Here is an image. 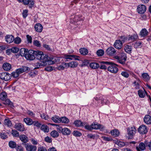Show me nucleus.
I'll return each mask as SVG.
<instances>
[{"instance_id": "f257e3e1", "label": "nucleus", "mask_w": 151, "mask_h": 151, "mask_svg": "<svg viewBox=\"0 0 151 151\" xmlns=\"http://www.w3.org/2000/svg\"><path fill=\"white\" fill-rule=\"evenodd\" d=\"M34 55L35 58L40 60L43 62H47L48 64H52L55 63H59L60 62V58L45 55L42 51H35Z\"/></svg>"}, {"instance_id": "f03ea898", "label": "nucleus", "mask_w": 151, "mask_h": 151, "mask_svg": "<svg viewBox=\"0 0 151 151\" xmlns=\"http://www.w3.org/2000/svg\"><path fill=\"white\" fill-rule=\"evenodd\" d=\"M127 56L125 53L124 52L121 53L119 56H115V58L117 60L118 62L122 64H124L126 60Z\"/></svg>"}, {"instance_id": "7ed1b4c3", "label": "nucleus", "mask_w": 151, "mask_h": 151, "mask_svg": "<svg viewBox=\"0 0 151 151\" xmlns=\"http://www.w3.org/2000/svg\"><path fill=\"white\" fill-rule=\"evenodd\" d=\"M128 139H132L136 133V129L134 127H129L127 128Z\"/></svg>"}, {"instance_id": "20e7f679", "label": "nucleus", "mask_w": 151, "mask_h": 151, "mask_svg": "<svg viewBox=\"0 0 151 151\" xmlns=\"http://www.w3.org/2000/svg\"><path fill=\"white\" fill-rule=\"evenodd\" d=\"M83 20V19L81 18L80 16L76 15L71 16V22L76 25L80 24V21Z\"/></svg>"}, {"instance_id": "39448f33", "label": "nucleus", "mask_w": 151, "mask_h": 151, "mask_svg": "<svg viewBox=\"0 0 151 151\" xmlns=\"http://www.w3.org/2000/svg\"><path fill=\"white\" fill-rule=\"evenodd\" d=\"M110 65L108 68V70L110 72L115 73L118 71V68L116 66L117 65L111 62Z\"/></svg>"}, {"instance_id": "423d86ee", "label": "nucleus", "mask_w": 151, "mask_h": 151, "mask_svg": "<svg viewBox=\"0 0 151 151\" xmlns=\"http://www.w3.org/2000/svg\"><path fill=\"white\" fill-rule=\"evenodd\" d=\"M35 51L33 50H29L28 51L27 54L25 56V58L27 60H33L35 59L34 53Z\"/></svg>"}, {"instance_id": "0eeeda50", "label": "nucleus", "mask_w": 151, "mask_h": 151, "mask_svg": "<svg viewBox=\"0 0 151 151\" xmlns=\"http://www.w3.org/2000/svg\"><path fill=\"white\" fill-rule=\"evenodd\" d=\"M11 75L6 73H2L0 74V79L2 80L7 81L11 79Z\"/></svg>"}, {"instance_id": "6e6552de", "label": "nucleus", "mask_w": 151, "mask_h": 151, "mask_svg": "<svg viewBox=\"0 0 151 151\" xmlns=\"http://www.w3.org/2000/svg\"><path fill=\"white\" fill-rule=\"evenodd\" d=\"M26 150L28 151H35L37 150L36 146L30 145L28 143L25 144Z\"/></svg>"}, {"instance_id": "1a4fd4ad", "label": "nucleus", "mask_w": 151, "mask_h": 151, "mask_svg": "<svg viewBox=\"0 0 151 151\" xmlns=\"http://www.w3.org/2000/svg\"><path fill=\"white\" fill-rule=\"evenodd\" d=\"M138 130L141 134H145L147 132V129L146 127L144 125H141L139 128Z\"/></svg>"}, {"instance_id": "9d476101", "label": "nucleus", "mask_w": 151, "mask_h": 151, "mask_svg": "<svg viewBox=\"0 0 151 151\" xmlns=\"http://www.w3.org/2000/svg\"><path fill=\"white\" fill-rule=\"evenodd\" d=\"M106 52L108 55L112 56L115 54L116 51L113 47H110L107 49Z\"/></svg>"}, {"instance_id": "9b49d317", "label": "nucleus", "mask_w": 151, "mask_h": 151, "mask_svg": "<svg viewBox=\"0 0 151 151\" xmlns=\"http://www.w3.org/2000/svg\"><path fill=\"white\" fill-rule=\"evenodd\" d=\"M146 8L145 5H139L138 6L137 8V11L139 13L143 14L146 11Z\"/></svg>"}, {"instance_id": "f8f14e48", "label": "nucleus", "mask_w": 151, "mask_h": 151, "mask_svg": "<svg viewBox=\"0 0 151 151\" xmlns=\"http://www.w3.org/2000/svg\"><path fill=\"white\" fill-rule=\"evenodd\" d=\"M122 45V42L120 40H116L114 45V46L115 47L118 49H121Z\"/></svg>"}, {"instance_id": "ddd939ff", "label": "nucleus", "mask_w": 151, "mask_h": 151, "mask_svg": "<svg viewBox=\"0 0 151 151\" xmlns=\"http://www.w3.org/2000/svg\"><path fill=\"white\" fill-rule=\"evenodd\" d=\"M29 69H30L28 67L25 66L22 67L19 69H17L16 70L19 75L20 74L26 72V71L28 70H29Z\"/></svg>"}, {"instance_id": "4468645a", "label": "nucleus", "mask_w": 151, "mask_h": 151, "mask_svg": "<svg viewBox=\"0 0 151 151\" xmlns=\"http://www.w3.org/2000/svg\"><path fill=\"white\" fill-rule=\"evenodd\" d=\"M147 142H145V144L143 142H141L139 143L138 147H136V149L137 151H141V150H144L145 148V147L147 146L145 143Z\"/></svg>"}, {"instance_id": "2eb2a0df", "label": "nucleus", "mask_w": 151, "mask_h": 151, "mask_svg": "<svg viewBox=\"0 0 151 151\" xmlns=\"http://www.w3.org/2000/svg\"><path fill=\"white\" fill-rule=\"evenodd\" d=\"M14 37L12 35H8L5 37L6 42L8 43L12 42L14 40Z\"/></svg>"}, {"instance_id": "dca6fc26", "label": "nucleus", "mask_w": 151, "mask_h": 151, "mask_svg": "<svg viewBox=\"0 0 151 151\" xmlns=\"http://www.w3.org/2000/svg\"><path fill=\"white\" fill-rule=\"evenodd\" d=\"M100 65H99L100 68L102 69H106L107 66L105 65H109L111 64V62L108 61L101 62H100Z\"/></svg>"}, {"instance_id": "f3484780", "label": "nucleus", "mask_w": 151, "mask_h": 151, "mask_svg": "<svg viewBox=\"0 0 151 151\" xmlns=\"http://www.w3.org/2000/svg\"><path fill=\"white\" fill-rule=\"evenodd\" d=\"M35 29L36 31L38 32H41L43 29L42 25L40 23H37L35 25Z\"/></svg>"}, {"instance_id": "a211bd4d", "label": "nucleus", "mask_w": 151, "mask_h": 151, "mask_svg": "<svg viewBox=\"0 0 151 151\" xmlns=\"http://www.w3.org/2000/svg\"><path fill=\"white\" fill-rule=\"evenodd\" d=\"M14 128L20 131H23L24 130V126L21 123H17L14 126Z\"/></svg>"}, {"instance_id": "6ab92c4d", "label": "nucleus", "mask_w": 151, "mask_h": 151, "mask_svg": "<svg viewBox=\"0 0 151 151\" xmlns=\"http://www.w3.org/2000/svg\"><path fill=\"white\" fill-rule=\"evenodd\" d=\"M144 120L145 123L148 124H151V116L147 115H146L144 119Z\"/></svg>"}, {"instance_id": "aec40b11", "label": "nucleus", "mask_w": 151, "mask_h": 151, "mask_svg": "<svg viewBox=\"0 0 151 151\" xmlns=\"http://www.w3.org/2000/svg\"><path fill=\"white\" fill-rule=\"evenodd\" d=\"M28 51L27 49H25L24 48H22L20 50L19 53L21 56L22 57H25L26 55L27 54V52Z\"/></svg>"}, {"instance_id": "412c9836", "label": "nucleus", "mask_w": 151, "mask_h": 151, "mask_svg": "<svg viewBox=\"0 0 151 151\" xmlns=\"http://www.w3.org/2000/svg\"><path fill=\"white\" fill-rule=\"evenodd\" d=\"M3 69L5 70H9L11 68V65L9 63H5L3 65Z\"/></svg>"}, {"instance_id": "4be33fe9", "label": "nucleus", "mask_w": 151, "mask_h": 151, "mask_svg": "<svg viewBox=\"0 0 151 151\" xmlns=\"http://www.w3.org/2000/svg\"><path fill=\"white\" fill-rule=\"evenodd\" d=\"M20 139L24 143H26L28 141L27 137L25 135L22 134L19 136Z\"/></svg>"}, {"instance_id": "5701e85b", "label": "nucleus", "mask_w": 151, "mask_h": 151, "mask_svg": "<svg viewBox=\"0 0 151 151\" xmlns=\"http://www.w3.org/2000/svg\"><path fill=\"white\" fill-rule=\"evenodd\" d=\"M138 38V36L136 33H135L132 35H129L128 37V40H131L132 42H133Z\"/></svg>"}, {"instance_id": "b1692460", "label": "nucleus", "mask_w": 151, "mask_h": 151, "mask_svg": "<svg viewBox=\"0 0 151 151\" xmlns=\"http://www.w3.org/2000/svg\"><path fill=\"white\" fill-rule=\"evenodd\" d=\"M90 67L92 69H97L99 67V65L97 63L92 62L90 63L89 65Z\"/></svg>"}, {"instance_id": "393cba45", "label": "nucleus", "mask_w": 151, "mask_h": 151, "mask_svg": "<svg viewBox=\"0 0 151 151\" xmlns=\"http://www.w3.org/2000/svg\"><path fill=\"white\" fill-rule=\"evenodd\" d=\"M47 64V62L36 63L35 64V69L38 68L41 66H45Z\"/></svg>"}, {"instance_id": "a878e982", "label": "nucleus", "mask_w": 151, "mask_h": 151, "mask_svg": "<svg viewBox=\"0 0 151 151\" xmlns=\"http://www.w3.org/2000/svg\"><path fill=\"white\" fill-rule=\"evenodd\" d=\"M146 93V92L142 90H139L138 91V94L139 96L142 98H143L145 96Z\"/></svg>"}, {"instance_id": "bb28decb", "label": "nucleus", "mask_w": 151, "mask_h": 151, "mask_svg": "<svg viewBox=\"0 0 151 151\" xmlns=\"http://www.w3.org/2000/svg\"><path fill=\"white\" fill-rule=\"evenodd\" d=\"M41 129L45 132H47L49 131V129L47 126L43 124L41 126Z\"/></svg>"}, {"instance_id": "cd10ccee", "label": "nucleus", "mask_w": 151, "mask_h": 151, "mask_svg": "<svg viewBox=\"0 0 151 151\" xmlns=\"http://www.w3.org/2000/svg\"><path fill=\"white\" fill-rule=\"evenodd\" d=\"M68 65V67H70L71 68H75L78 65V63L76 62L72 61L66 64Z\"/></svg>"}, {"instance_id": "c85d7f7f", "label": "nucleus", "mask_w": 151, "mask_h": 151, "mask_svg": "<svg viewBox=\"0 0 151 151\" xmlns=\"http://www.w3.org/2000/svg\"><path fill=\"white\" fill-rule=\"evenodd\" d=\"M24 121L28 125H32L33 123L32 120L28 118H25L24 119Z\"/></svg>"}, {"instance_id": "c756f323", "label": "nucleus", "mask_w": 151, "mask_h": 151, "mask_svg": "<svg viewBox=\"0 0 151 151\" xmlns=\"http://www.w3.org/2000/svg\"><path fill=\"white\" fill-rule=\"evenodd\" d=\"M111 133L112 135L114 137L118 136L119 134V130L116 129L112 130L111 131Z\"/></svg>"}, {"instance_id": "7c9ffc66", "label": "nucleus", "mask_w": 151, "mask_h": 151, "mask_svg": "<svg viewBox=\"0 0 151 151\" xmlns=\"http://www.w3.org/2000/svg\"><path fill=\"white\" fill-rule=\"evenodd\" d=\"M124 50L126 52L130 53L131 52L132 50V47L130 45H127L125 47Z\"/></svg>"}, {"instance_id": "2f4dec72", "label": "nucleus", "mask_w": 151, "mask_h": 151, "mask_svg": "<svg viewBox=\"0 0 151 151\" xmlns=\"http://www.w3.org/2000/svg\"><path fill=\"white\" fill-rule=\"evenodd\" d=\"M70 132L71 131L69 129L67 128H63L62 133L64 135H68L70 133Z\"/></svg>"}, {"instance_id": "473e14b6", "label": "nucleus", "mask_w": 151, "mask_h": 151, "mask_svg": "<svg viewBox=\"0 0 151 151\" xmlns=\"http://www.w3.org/2000/svg\"><path fill=\"white\" fill-rule=\"evenodd\" d=\"M62 122L64 123H68L69 122V119L65 117L60 118V123Z\"/></svg>"}, {"instance_id": "72a5a7b5", "label": "nucleus", "mask_w": 151, "mask_h": 151, "mask_svg": "<svg viewBox=\"0 0 151 151\" xmlns=\"http://www.w3.org/2000/svg\"><path fill=\"white\" fill-rule=\"evenodd\" d=\"M6 93L4 92H1L0 94V99L2 100H4L7 98Z\"/></svg>"}, {"instance_id": "f704fd0d", "label": "nucleus", "mask_w": 151, "mask_h": 151, "mask_svg": "<svg viewBox=\"0 0 151 151\" xmlns=\"http://www.w3.org/2000/svg\"><path fill=\"white\" fill-rule=\"evenodd\" d=\"M80 52L81 54L83 55H86L88 53V51L87 49L82 48L80 49Z\"/></svg>"}, {"instance_id": "c9c22d12", "label": "nucleus", "mask_w": 151, "mask_h": 151, "mask_svg": "<svg viewBox=\"0 0 151 151\" xmlns=\"http://www.w3.org/2000/svg\"><path fill=\"white\" fill-rule=\"evenodd\" d=\"M148 32L145 29H143L140 31V35L142 37H145L147 36L148 34Z\"/></svg>"}, {"instance_id": "e433bc0d", "label": "nucleus", "mask_w": 151, "mask_h": 151, "mask_svg": "<svg viewBox=\"0 0 151 151\" xmlns=\"http://www.w3.org/2000/svg\"><path fill=\"white\" fill-rule=\"evenodd\" d=\"M50 135L54 138L57 137L59 136V133L56 131L54 130L51 132Z\"/></svg>"}, {"instance_id": "4c0bfd02", "label": "nucleus", "mask_w": 151, "mask_h": 151, "mask_svg": "<svg viewBox=\"0 0 151 151\" xmlns=\"http://www.w3.org/2000/svg\"><path fill=\"white\" fill-rule=\"evenodd\" d=\"M142 76L143 79L145 81H148L150 79L149 76L147 73H144L142 74Z\"/></svg>"}, {"instance_id": "58836bf2", "label": "nucleus", "mask_w": 151, "mask_h": 151, "mask_svg": "<svg viewBox=\"0 0 151 151\" xmlns=\"http://www.w3.org/2000/svg\"><path fill=\"white\" fill-rule=\"evenodd\" d=\"M4 124L7 125L8 127H11L12 124L11 121L9 119H5L4 121Z\"/></svg>"}, {"instance_id": "ea45409f", "label": "nucleus", "mask_w": 151, "mask_h": 151, "mask_svg": "<svg viewBox=\"0 0 151 151\" xmlns=\"http://www.w3.org/2000/svg\"><path fill=\"white\" fill-rule=\"evenodd\" d=\"M75 125L77 127L81 126H83V123L80 120H77L74 123Z\"/></svg>"}, {"instance_id": "a19ab883", "label": "nucleus", "mask_w": 151, "mask_h": 151, "mask_svg": "<svg viewBox=\"0 0 151 151\" xmlns=\"http://www.w3.org/2000/svg\"><path fill=\"white\" fill-rule=\"evenodd\" d=\"M92 127L93 129H98L100 128L101 125L100 124L97 123L92 124Z\"/></svg>"}, {"instance_id": "79ce46f5", "label": "nucleus", "mask_w": 151, "mask_h": 151, "mask_svg": "<svg viewBox=\"0 0 151 151\" xmlns=\"http://www.w3.org/2000/svg\"><path fill=\"white\" fill-rule=\"evenodd\" d=\"M60 118L56 116L52 117V120L55 123H60Z\"/></svg>"}, {"instance_id": "37998d69", "label": "nucleus", "mask_w": 151, "mask_h": 151, "mask_svg": "<svg viewBox=\"0 0 151 151\" xmlns=\"http://www.w3.org/2000/svg\"><path fill=\"white\" fill-rule=\"evenodd\" d=\"M12 133L14 137H17L19 136V132L15 130H12Z\"/></svg>"}, {"instance_id": "c03bdc74", "label": "nucleus", "mask_w": 151, "mask_h": 151, "mask_svg": "<svg viewBox=\"0 0 151 151\" xmlns=\"http://www.w3.org/2000/svg\"><path fill=\"white\" fill-rule=\"evenodd\" d=\"M14 42L16 44H19L21 42V38L18 37H17L15 39H14Z\"/></svg>"}, {"instance_id": "a18cd8bd", "label": "nucleus", "mask_w": 151, "mask_h": 151, "mask_svg": "<svg viewBox=\"0 0 151 151\" xmlns=\"http://www.w3.org/2000/svg\"><path fill=\"white\" fill-rule=\"evenodd\" d=\"M104 54V51L103 50H99L96 52V54L99 56H102Z\"/></svg>"}, {"instance_id": "49530a36", "label": "nucleus", "mask_w": 151, "mask_h": 151, "mask_svg": "<svg viewBox=\"0 0 151 151\" xmlns=\"http://www.w3.org/2000/svg\"><path fill=\"white\" fill-rule=\"evenodd\" d=\"M9 145L11 148H14L16 147V144L14 142L11 141L9 142Z\"/></svg>"}, {"instance_id": "de8ad7c7", "label": "nucleus", "mask_w": 151, "mask_h": 151, "mask_svg": "<svg viewBox=\"0 0 151 151\" xmlns=\"http://www.w3.org/2000/svg\"><path fill=\"white\" fill-rule=\"evenodd\" d=\"M142 42L140 41L137 42L134 44V46L135 48L140 47H142Z\"/></svg>"}, {"instance_id": "09e8293b", "label": "nucleus", "mask_w": 151, "mask_h": 151, "mask_svg": "<svg viewBox=\"0 0 151 151\" xmlns=\"http://www.w3.org/2000/svg\"><path fill=\"white\" fill-rule=\"evenodd\" d=\"M33 45L37 47H40L41 46V44L40 42L37 40H34L33 41Z\"/></svg>"}, {"instance_id": "8fccbe9b", "label": "nucleus", "mask_w": 151, "mask_h": 151, "mask_svg": "<svg viewBox=\"0 0 151 151\" xmlns=\"http://www.w3.org/2000/svg\"><path fill=\"white\" fill-rule=\"evenodd\" d=\"M121 75L123 77L126 78H128L129 76V73L125 71L122 72L121 73Z\"/></svg>"}, {"instance_id": "3c124183", "label": "nucleus", "mask_w": 151, "mask_h": 151, "mask_svg": "<svg viewBox=\"0 0 151 151\" xmlns=\"http://www.w3.org/2000/svg\"><path fill=\"white\" fill-rule=\"evenodd\" d=\"M0 137L3 139H4L7 138V136L5 132H2L0 133Z\"/></svg>"}, {"instance_id": "603ef678", "label": "nucleus", "mask_w": 151, "mask_h": 151, "mask_svg": "<svg viewBox=\"0 0 151 151\" xmlns=\"http://www.w3.org/2000/svg\"><path fill=\"white\" fill-rule=\"evenodd\" d=\"M10 50L12 52L15 53L19 51V49L18 47H14L12 48Z\"/></svg>"}, {"instance_id": "864d4df0", "label": "nucleus", "mask_w": 151, "mask_h": 151, "mask_svg": "<svg viewBox=\"0 0 151 151\" xmlns=\"http://www.w3.org/2000/svg\"><path fill=\"white\" fill-rule=\"evenodd\" d=\"M116 143L120 147H122L125 145V143L122 141H117Z\"/></svg>"}, {"instance_id": "5fc2aeb1", "label": "nucleus", "mask_w": 151, "mask_h": 151, "mask_svg": "<svg viewBox=\"0 0 151 151\" xmlns=\"http://www.w3.org/2000/svg\"><path fill=\"white\" fill-rule=\"evenodd\" d=\"M73 134L76 136L80 137L81 135V134L77 131H75L73 132Z\"/></svg>"}, {"instance_id": "6e6d98bb", "label": "nucleus", "mask_w": 151, "mask_h": 151, "mask_svg": "<svg viewBox=\"0 0 151 151\" xmlns=\"http://www.w3.org/2000/svg\"><path fill=\"white\" fill-rule=\"evenodd\" d=\"M40 116L42 118L45 120H47L49 118V117L47 115L44 113L41 114Z\"/></svg>"}, {"instance_id": "4d7b16f0", "label": "nucleus", "mask_w": 151, "mask_h": 151, "mask_svg": "<svg viewBox=\"0 0 151 151\" xmlns=\"http://www.w3.org/2000/svg\"><path fill=\"white\" fill-rule=\"evenodd\" d=\"M64 58L67 60V61H68L69 60H73V59L72 58L71 55H65Z\"/></svg>"}, {"instance_id": "13d9d810", "label": "nucleus", "mask_w": 151, "mask_h": 151, "mask_svg": "<svg viewBox=\"0 0 151 151\" xmlns=\"http://www.w3.org/2000/svg\"><path fill=\"white\" fill-rule=\"evenodd\" d=\"M29 8H32L34 6V1L32 0H29Z\"/></svg>"}, {"instance_id": "bf43d9fd", "label": "nucleus", "mask_w": 151, "mask_h": 151, "mask_svg": "<svg viewBox=\"0 0 151 151\" xmlns=\"http://www.w3.org/2000/svg\"><path fill=\"white\" fill-rule=\"evenodd\" d=\"M27 39L28 42L30 43H32V38L31 36L29 35H27Z\"/></svg>"}, {"instance_id": "052dcab7", "label": "nucleus", "mask_w": 151, "mask_h": 151, "mask_svg": "<svg viewBox=\"0 0 151 151\" xmlns=\"http://www.w3.org/2000/svg\"><path fill=\"white\" fill-rule=\"evenodd\" d=\"M45 140L46 142L49 143L51 142L52 141L51 138L48 136L45 138Z\"/></svg>"}, {"instance_id": "680f3d73", "label": "nucleus", "mask_w": 151, "mask_h": 151, "mask_svg": "<svg viewBox=\"0 0 151 151\" xmlns=\"http://www.w3.org/2000/svg\"><path fill=\"white\" fill-rule=\"evenodd\" d=\"M33 124L34 125V126H36V127H40L41 125V124L39 122L37 121L33 122Z\"/></svg>"}, {"instance_id": "e2e57ef3", "label": "nucleus", "mask_w": 151, "mask_h": 151, "mask_svg": "<svg viewBox=\"0 0 151 151\" xmlns=\"http://www.w3.org/2000/svg\"><path fill=\"white\" fill-rule=\"evenodd\" d=\"M85 128L87 129L91 130L93 129V127H92V124L91 125L86 124L85 126Z\"/></svg>"}, {"instance_id": "0e129e2a", "label": "nucleus", "mask_w": 151, "mask_h": 151, "mask_svg": "<svg viewBox=\"0 0 151 151\" xmlns=\"http://www.w3.org/2000/svg\"><path fill=\"white\" fill-rule=\"evenodd\" d=\"M56 68L59 70H63L65 68V66H64L63 63H62L61 65L58 66Z\"/></svg>"}, {"instance_id": "69168bd1", "label": "nucleus", "mask_w": 151, "mask_h": 151, "mask_svg": "<svg viewBox=\"0 0 151 151\" xmlns=\"http://www.w3.org/2000/svg\"><path fill=\"white\" fill-rule=\"evenodd\" d=\"M3 104L6 105H11L12 103L9 99H6L4 101Z\"/></svg>"}, {"instance_id": "338daca9", "label": "nucleus", "mask_w": 151, "mask_h": 151, "mask_svg": "<svg viewBox=\"0 0 151 151\" xmlns=\"http://www.w3.org/2000/svg\"><path fill=\"white\" fill-rule=\"evenodd\" d=\"M12 75L14 78H17L19 76V75L17 72V71L16 70L15 72H13L12 73Z\"/></svg>"}, {"instance_id": "774afa93", "label": "nucleus", "mask_w": 151, "mask_h": 151, "mask_svg": "<svg viewBox=\"0 0 151 151\" xmlns=\"http://www.w3.org/2000/svg\"><path fill=\"white\" fill-rule=\"evenodd\" d=\"M16 149L17 151H23V148L21 146H18Z\"/></svg>"}]
</instances>
